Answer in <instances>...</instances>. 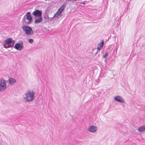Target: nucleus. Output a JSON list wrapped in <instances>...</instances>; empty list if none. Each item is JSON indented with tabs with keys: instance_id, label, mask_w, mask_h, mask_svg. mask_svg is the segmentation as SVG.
I'll return each mask as SVG.
<instances>
[{
	"instance_id": "nucleus-6",
	"label": "nucleus",
	"mask_w": 145,
	"mask_h": 145,
	"mask_svg": "<svg viewBox=\"0 0 145 145\" xmlns=\"http://www.w3.org/2000/svg\"><path fill=\"white\" fill-rule=\"evenodd\" d=\"M114 99L116 102L120 103H125L124 99L120 96H117L115 97L114 98Z\"/></svg>"
},
{
	"instance_id": "nucleus-15",
	"label": "nucleus",
	"mask_w": 145,
	"mask_h": 145,
	"mask_svg": "<svg viewBox=\"0 0 145 145\" xmlns=\"http://www.w3.org/2000/svg\"><path fill=\"white\" fill-rule=\"evenodd\" d=\"M13 45H11L10 44H3L4 47L6 48L10 47H12L13 46Z\"/></svg>"
},
{
	"instance_id": "nucleus-17",
	"label": "nucleus",
	"mask_w": 145,
	"mask_h": 145,
	"mask_svg": "<svg viewBox=\"0 0 145 145\" xmlns=\"http://www.w3.org/2000/svg\"><path fill=\"white\" fill-rule=\"evenodd\" d=\"M108 54L107 52H106L105 53L104 55H103V57L104 58L106 59V58L108 56Z\"/></svg>"
},
{
	"instance_id": "nucleus-20",
	"label": "nucleus",
	"mask_w": 145,
	"mask_h": 145,
	"mask_svg": "<svg viewBox=\"0 0 145 145\" xmlns=\"http://www.w3.org/2000/svg\"><path fill=\"white\" fill-rule=\"evenodd\" d=\"M98 51L99 50H98L97 49V50L96 52L95 53V54L94 55V56H95V55H96L98 53Z\"/></svg>"
},
{
	"instance_id": "nucleus-8",
	"label": "nucleus",
	"mask_w": 145,
	"mask_h": 145,
	"mask_svg": "<svg viewBox=\"0 0 145 145\" xmlns=\"http://www.w3.org/2000/svg\"><path fill=\"white\" fill-rule=\"evenodd\" d=\"M88 130L89 132L95 133L97 130V127L95 126L91 125L89 127Z\"/></svg>"
},
{
	"instance_id": "nucleus-11",
	"label": "nucleus",
	"mask_w": 145,
	"mask_h": 145,
	"mask_svg": "<svg viewBox=\"0 0 145 145\" xmlns=\"http://www.w3.org/2000/svg\"><path fill=\"white\" fill-rule=\"evenodd\" d=\"M5 44H10V43H13L12 45H13L14 43V41L12 40V39L11 38H9L6 39L4 42Z\"/></svg>"
},
{
	"instance_id": "nucleus-12",
	"label": "nucleus",
	"mask_w": 145,
	"mask_h": 145,
	"mask_svg": "<svg viewBox=\"0 0 145 145\" xmlns=\"http://www.w3.org/2000/svg\"><path fill=\"white\" fill-rule=\"evenodd\" d=\"M9 84L11 85H12L14 84L16 82V80L12 78H10L8 80Z\"/></svg>"
},
{
	"instance_id": "nucleus-4",
	"label": "nucleus",
	"mask_w": 145,
	"mask_h": 145,
	"mask_svg": "<svg viewBox=\"0 0 145 145\" xmlns=\"http://www.w3.org/2000/svg\"><path fill=\"white\" fill-rule=\"evenodd\" d=\"M6 89V81L4 79L0 80V91H3Z\"/></svg>"
},
{
	"instance_id": "nucleus-5",
	"label": "nucleus",
	"mask_w": 145,
	"mask_h": 145,
	"mask_svg": "<svg viewBox=\"0 0 145 145\" xmlns=\"http://www.w3.org/2000/svg\"><path fill=\"white\" fill-rule=\"evenodd\" d=\"M42 11L39 9L35 10L32 13V14L34 16V18H35V17L42 16Z\"/></svg>"
},
{
	"instance_id": "nucleus-25",
	"label": "nucleus",
	"mask_w": 145,
	"mask_h": 145,
	"mask_svg": "<svg viewBox=\"0 0 145 145\" xmlns=\"http://www.w3.org/2000/svg\"><path fill=\"white\" fill-rule=\"evenodd\" d=\"M44 18L45 19H46V16H44Z\"/></svg>"
},
{
	"instance_id": "nucleus-2",
	"label": "nucleus",
	"mask_w": 145,
	"mask_h": 145,
	"mask_svg": "<svg viewBox=\"0 0 145 145\" xmlns=\"http://www.w3.org/2000/svg\"><path fill=\"white\" fill-rule=\"evenodd\" d=\"M32 19V18L31 15V12H28L23 17L22 21L23 24L29 25L31 23Z\"/></svg>"
},
{
	"instance_id": "nucleus-19",
	"label": "nucleus",
	"mask_w": 145,
	"mask_h": 145,
	"mask_svg": "<svg viewBox=\"0 0 145 145\" xmlns=\"http://www.w3.org/2000/svg\"><path fill=\"white\" fill-rule=\"evenodd\" d=\"M14 48L18 50V43H17L14 46Z\"/></svg>"
},
{
	"instance_id": "nucleus-10",
	"label": "nucleus",
	"mask_w": 145,
	"mask_h": 145,
	"mask_svg": "<svg viewBox=\"0 0 145 145\" xmlns=\"http://www.w3.org/2000/svg\"><path fill=\"white\" fill-rule=\"evenodd\" d=\"M66 6V3H64L58 9L57 11L61 14V13L64 10Z\"/></svg>"
},
{
	"instance_id": "nucleus-9",
	"label": "nucleus",
	"mask_w": 145,
	"mask_h": 145,
	"mask_svg": "<svg viewBox=\"0 0 145 145\" xmlns=\"http://www.w3.org/2000/svg\"><path fill=\"white\" fill-rule=\"evenodd\" d=\"M104 42L103 40H101L100 41V42L98 44L97 47V49L98 50L100 51L102 49L104 46Z\"/></svg>"
},
{
	"instance_id": "nucleus-3",
	"label": "nucleus",
	"mask_w": 145,
	"mask_h": 145,
	"mask_svg": "<svg viewBox=\"0 0 145 145\" xmlns=\"http://www.w3.org/2000/svg\"><path fill=\"white\" fill-rule=\"evenodd\" d=\"M22 28L26 35H31L33 34V29L30 26L26 25H23L22 26Z\"/></svg>"
},
{
	"instance_id": "nucleus-7",
	"label": "nucleus",
	"mask_w": 145,
	"mask_h": 145,
	"mask_svg": "<svg viewBox=\"0 0 145 145\" xmlns=\"http://www.w3.org/2000/svg\"><path fill=\"white\" fill-rule=\"evenodd\" d=\"M34 23L35 24L40 23L43 21V18L42 16L35 17V18H34Z\"/></svg>"
},
{
	"instance_id": "nucleus-13",
	"label": "nucleus",
	"mask_w": 145,
	"mask_h": 145,
	"mask_svg": "<svg viewBox=\"0 0 145 145\" xmlns=\"http://www.w3.org/2000/svg\"><path fill=\"white\" fill-rule=\"evenodd\" d=\"M24 46L22 41H21L19 42V51H21L24 48Z\"/></svg>"
},
{
	"instance_id": "nucleus-16",
	"label": "nucleus",
	"mask_w": 145,
	"mask_h": 145,
	"mask_svg": "<svg viewBox=\"0 0 145 145\" xmlns=\"http://www.w3.org/2000/svg\"><path fill=\"white\" fill-rule=\"evenodd\" d=\"M61 13L57 11L56 13L54 14V16L51 18V20H53L55 18H56Z\"/></svg>"
},
{
	"instance_id": "nucleus-1",
	"label": "nucleus",
	"mask_w": 145,
	"mask_h": 145,
	"mask_svg": "<svg viewBox=\"0 0 145 145\" xmlns=\"http://www.w3.org/2000/svg\"><path fill=\"white\" fill-rule=\"evenodd\" d=\"M35 91L33 90L27 91L25 94V97H24V100L27 102L32 101L35 98Z\"/></svg>"
},
{
	"instance_id": "nucleus-23",
	"label": "nucleus",
	"mask_w": 145,
	"mask_h": 145,
	"mask_svg": "<svg viewBox=\"0 0 145 145\" xmlns=\"http://www.w3.org/2000/svg\"><path fill=\"white\" fill-rule=\"evenodd\" d=\"M72 1H73L72 2H73L74 1H76V0H72Z\"/></svg>"
},
{
	"instance_id": "nucleus-24",
	"label": "nucleus",
	"mask_w": 145,
	"mask_h": 145,
	"mask_svg": "<svg viewBox=\"0 0 145 145\" xmlns=\"http://www.w3.org/2000/svg\"><path fill=\"white\" fill-rule=\"evenodd\" d=\"M96 50V48H95V49L93 51H94L95 50Z\"/></svg>"
},
{
	"instance_id": "nucleus-14",
	"label": "nucleus",
	"mask_w": 145,
	"mask_h": 145,
	"mask_svg": "<svg viewBox=\"0 0 145 145\" xmlns=\"http://www.w3.org/2000/svg\"><path fill=\"white\" fill-rule=\"evenodd\" d=\"M138 130L140 132H142L145 131V125L140 126Z\"/></svg>"
},
{
	"instance_id": "nucleus-18",
	"label": "nucleus",
	"mask_w": 145,
	"mask_h": 145,
	"mask_svg": "<svg viewBox=\"0 0 145 145\" xmlns=\"http://www.w3.org/2000/svg\"><path fill=\"white\" fill-rule=\"evenodd\" d=\"M33 42V40L32 39H29L28 40V42L30 44H32Z\"/></svg>"
},
{
	"instance_id": "nucleus-22",
	"label": "nucleus",
	"mask_w": 145,
	"mask_h": 145,
	"mask_svg": "<svg viewBox=\"0 0 145 145\" xmlns=\"http://www.w3.org/2000/svg\"><path fill=\"white\" fill-rule=\"evenodd\" d=\"M106 58L104 60V61L105 62H106Z\"/></svg>"
},
{
	"instance_id": "nucleus-21",
	"label": "nucleus",
	"mask_w": 145,
	"mask_h": 145,
	"mask_svg": "<svg viewBox=\"0 0 145 145\" xmlns=\"http://www.w3.org/2000/svg\"><path fill=\"white\" fill-rule=\"evenodd\" d=\"M47 17L48 19H50V20L51 21L52 20H51L52 18H49L48 15H47Z\"/></svg>"
}]
</instances>
